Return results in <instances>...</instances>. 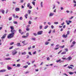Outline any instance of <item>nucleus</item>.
<instances>
[{
    "label": "nucleus",
    "instance_id": "f257e3e1",
    "mask_svg": "<svg viewBox=\"0 0 76 76\" xmlns=\"http://www.w3.org/2000/svg\"><path fill=\"white\" fill-rule=\"evenodd\" d=\"M14 37V33L10 34L8 35L7 38L8 39H10V38H13Z\"/></svg>",
    "mask_w": 76,
    "mask_h": 76
},
{
    "label": "nucleus",
    "instance_id": "f03ea898",
    "mask_svg": "<svg viewBox=\"0 0 76 76\" xmlns=\"http://www.w3.org/2000/svg\"><path fill=\"white\" fill-rule=\"evenodd\" d=\"M27 7H28L29 9H32V7L31 6V4L30 3H28L27 4Z\"/></svg>",
    "mask_w": 76,
    "mask_h": 76
},
{
    "label": "nucleus",
    "instance_id": "7ed1b4c3",
    "mask_svg": "<svg viewBox=\"0 0 76 76\" xmlns=\"http://www.w3.org/2000/svg\"><path fill=\"white\" fill-rule=\"evenodd\" d=\"M11 32L12 33H12H14V35L15 34V32H16V31L14 29L13 30H11Z\"/></svg>",
    "mask_w": 76,
    "mask_h": 76
},
{
    "label": "nucleus",
    "instance_id": "20e7f679",
    "mask_svg": "<svg viewBox=\"0 0 76 76\" xmlns=\"http://www.w3.org/2000/svg\"><path fill=\"white\" fill-rule=\"evenodd\" d=\"M42 32H43V31H39L37 32V34L41 35V34H42Z\"/></svg>",
    "mask_w": 76,
    "mask_h": 76
},
{
    "label": "nucleus",
    "instance_id": "39448f33",
    "mask_svg": "<svg viewBox=\"0 0 76 76\" xmlns=\"http://www.w3.org/2000/svg\"><path fill=\"white\" fill-rule=\"evenodd\" d=\"M6 35H7V34L6 33L4 34L1 37V38H2V39H4V38H5V37H6Z\"/></svg>",
    "mask_w": 76,
    "mask_h": 76
},
{
    "label": "nucleus",
    "instance_id": "423d86ee",
    "mask_svg": "<svg viewBox=\"0 0 76 76\" xmlns=\"http://www.w3.org/2000/svg\"><path fill=\"white\" fill-rule=\"evenodd\" d=\"M72 59V57L71 56H69L68 57V58L66 59V60H71Z\"/></svg>",
    "mask_w": 76,
    "mask_h": 76
},
{
    "label": "nucleus",
    "instance_id": "0eeeda50",
    "mask_svg": "<svg viewBox=\"0 0 76 76\" xmlns=\"http://www.w3.org/2000/svg\"><path fill=\"white\" fill-rule=\"evenodd\" d=\"M6 71V69H2L0 71V72L1 73H2L3 72H5Z\"/></svg>",
    "mask_w": 76,
    "mask_h": 76
},
{
    "label": "nucleus",
    "instance_id": "6e6552de",
    "mask_svg": "<svg viewBox=\"0 0 76 76\" xmlns=\"http://www.w3.org/2000/svg\"><path fill=\"white\" fill-rule=\"evenodd\" d=\"M62 37L64 38H67V34H66V35H65V34H63L62 35Z\"/></svg>",
    "mask_w": 76,
    "mask_h": 76
},
{
    "label": "nucleus",
    "instance_id": "1a4fd4ad",
    "mask_svg": "<svg viewBox=\"0 0 76 76\" xmlns=\"http://www.w3.org/2000/svg\"><path fill=\"white\" fill-rule=\"evenodd\" d=\"M17 45L18 47H20L21 45H20V43H18L17 44Z\"/></svg>",
    "mask_w": 76,
    "mask_h": 76
},
{
    "label": "nucleus",
    "instance_id": "9d476101",
    "mask_svg": "<svg viewBox=\"0 0 76 76\" xmlns=\"http://www.w3.org/2000/svg\"><path fill=\"white\" fill-rule=\"evenodd\" d=\"M54 15V13L51 12L49 14V16H52Z\"/></svg>",
    "mask_w": 76,
    "mask_h": 76
},
{
    "label": "nucleus",
    "instance_id": "9b49d317",
    "mask_svg": "<svg viewBox=\"0 0 76 76\" xmlns=\"http://www.w3.org/2000/svg\"><path fill=\"white\" fill-rule=\"evenodd\" d=\"M28 14H26L25 15H24L25 17L26 18V19H27L28 17Z\"/></svg>",
    "mask_w": 76,
    "mask_h": 76
},
{
    "label": "nucleus",
    "instance_id": "f8f14e48",
    "mask_svg": "<svg viewBox=\"0 0 76 76\" xmlns=\"http://www.w3.org/2000/svg\"><path fill=\"white\" fill-rule=\"evenodd\" d=\"M10 28L11 30H13L14 29V27L13 26H10Z\"/></svg>",
    "mask_w": 76,
    "mask_h": 76
},
{
    "label": "nucleus",
    "instance_id": "ddd939ff",
    "mask_svg": "<svg viewBox=\"0 0 76 76\" xmlns=\"http://www.w3.org/2000/svg\"><path fill=\"white\" fill-rule=\"evenodd\" d=\"M15 10L16 11H19V8H16Z\"/></svg>",
    "mask_w": 76,
    "mask_h": 76
},
{
    "label": "nucleus",
    "instance_id": "4468645a",
    "mask_svg": "<svg viewBox=\"0 0 76 76\" xmlns=\"http://www.w3.org/2000/svg\"><path fill=\"white\" fill-rule=\"evenodd\" d=\"M61 61V59H59L58 60H57L56 62H57V63H58V62H59V63H61V61Z\"/></svg>",
    "mask_w": 76,
    "mask_h": 76
},
{
    "label": "nucleus",
    "instance_id": "2eb2a0df",
    "mask_svg": "<svg viewBox=\"0 0 76 76\" xmlns=\"http://www.w3.org/2000/svg\"><path fill=\"white\" fill-rule=\"evenodd\" d=\"M17 52H15V53H14L13 52H12V54L13 56H15L16 54L17 53Z\"/></svg>",
    "mask_w": 76,
    "mask_h": 76
},
{
    "label": "nucleus",
    "instance_id": "dca6fc26",
    "mask_svg": "<svg viewBox=\"0 0 76 76\" xmlns=\"http://www.w3.org/2000/svg\"><path fill=\"white\" fill-rule=\"evenodd\" d=\"M26 54V53L25 52H24L23 53H22V55H25V54Z\"/></svg>",
    "mask_w": 76,
    "mask_h": 76
},
{
    "label": "nucleus",
    "instance_id": "f3484780",
    "mask_svg": "<svg viewBox=\"0 0 76 76\" xmlns=\"http://www.w3.org/2000/svg\"><path fill=\"white\" fill-rule=\"evenodd\" d=\"M66 54V52H64L61 53V54Z\"/></svg>",
    "mask_w": 76,
    "mask_h": 76
},
{
    "label": "nucleus",
    "instance_id": "a211bd4d",
    "mask_svg": "<svg viewBox=\"0 0 76 76\" xmlns=\"http://www.w3.org/2000/svg\"><path fill=\"white\" fill-rule=\"evenodd\" d=\"M69 34H70V31H67V34H66V35H67H67H69Z\"/></svg>",
    "mask_w": 76,
    "mask_h": 76
},
{
    "label": "nucleus",
    "instance_id": "6ab92c4d",
    "mask_svg": "<svg viewBox=\"0 0 76 76\" xmlns=\"http://www.w3.org/2000/svg\"><path fill=\"white\" fill-rule=\"evenodd\" d=\"M32 4L34 5V6H35V2L34 1H33L32 2Z\"/></svg>",
    "mask_w": 76,
    "mask_h": 76
},
{
    "label": "nucleus",
    "instance_id": "aec40b11",
    "mask_svg": "<svg viewBox=\"0 0 76 76\" xmlns=\"http://www.w3.org/2000/svg\"><path fill=\"white\" fill-rule=\"evenodd\" d=\"M62 51H63V50H61L59 52H58V54H59L60 53H61L62 52Z\"/></svg>",
    "mask_w": 76,
    "mask_h": 76
},
{
    "label": "nucleus",
    "instance_id": "412c9836",
    "mask_svg": "<svg viewBox=\"0 0 76 76\" xmlns=\"http://www.w3.org/2000/svg\"><path fill=\"white\" fill-rule=\"evenodd\" d=\"M28 67V65H27L26 66H23V67L24 68H25L26 69V68H27V67Z\"/></svg>",
    "mask_w": 76,
    "mask_h": 76
},
{
    "label": "nucleus",
    "instance_id": "4be33fe9",
    "mask_svg": "<svg viewBox=\"0 0 76 76\" xmlns=\"http://www.w3.org/2000/svg\"><path fill=\"white\" fill-rule=\"evenodd\" d=\"M64 45H63V46H60L59 47L60 48H64Z\"/></svg>",
    "mask_w": 76,
    "mask_h": 76
},
{
    "label": "nucleus",
    "instance_id": "5701e85b",
    "mask_svg": "<svg viewBox=\"0 0 76 76\" xmlns=\"http://www.w3.org/2000/svg\"><path fill=\"white\" fill-rule=\"evenodd\" d=\"M45 45H48L49 44V42H46L45 43Z\"/></svg>",
    "mask_w": 76,
    "mask_h": 76
},
{
    "label": "nucleus",
    "instance_id": "b1692460",
    "mask_svg": "<svg viewBox=\"0 0 76 76\" xmlns=\"http://www.w3.org/2000/svg\"><path fill=\"white\" fill-rule=\"evenodd\" d=\"M19 31L20 34H21V32H22V30H21V29H19Z\"/></svg>",
    "mask_w": 76,
    "mask_h": 76
},
{
    "label": "nucleus",
    "instance_id": "393cba45",
    "mask_svg": "<svg viewBox=\"0 0 76 76\" xmlns=\"http://www.w3.org/2000/svg\"><path fill=\"white\" fill-rule=\"evenodd\" d=\"M30 30V28H26V31H29Z\"/></svg>",
    "mask_w": 76,
    "mask_h": 76
},
{
    "label": "nucleus",
    "instance_id": "a878e982",
    "mask_svg": "<svg viewBox=\"0 0 76 76\" xmlns=\"http://www.w3.org/2000/svg\"><path fill=\"white\" fill-rule=\"evenodd\" d=\"M13 23L15 24H18V22L17 21H14L13 22Z\"/></svg>",
    "mask_w": 76,
    "mask_h": 76
},
{
    "label": "nucleus",
    "instance_id": "bb28decb",
    "mask_svg": "<svg viewBox=\"0 0 76 76\" xmlns=\"http://www.w3.org/2000/svg\"><path fill=\"white\" fill-rule=\"evenodd\" d=\"M48 27V26H45L44 29H47V28Z\"/></svg>",
    "mask_w": 76,
    "mask_h": 76
},
{
    "label": "nucleus",
    "instance_id": "cd10ccee",
    "mask_svg": "<svg viewBox=\"0 0 76 76\" xmlns=\"http://www.w3.org/2000/svg\"><path fill=\"white\" fill-rule=\"evenodd\" d=\"M28 54H29V55H30V56L32 55V54H31V52H28Z\"/></svg>",
    "mask_w": 76,
    "mask_h": 76
},
{
    "label": "nucleus",
    "instance_id": "c85d7f7f",
    "mask_svg": "<svg viewBox=\"0 0 76 76\" xmlns=\"http://www.w3.org/2000/svg\"><path fill=\"white\" fill-rule=\"evenodd\" d=\"M27 64H28V65H30L31 64V63L29 62V61L27 62Z\"/></svg>",
    "mask_w": 76,
    "mask_h": 76
},
{
    "label": "nucleus",
    "instance_id": "c756f323",
    "mask_svg": "<svg viewBox=\"0 0 76 76\" xmlns=\"http://www.w3.org/2000/svg\"><path fill=\"white\" fill-rule=\"evenodd\" d=\"M72 44H73V45H75V44H76V42H75V41H73V42H72Z\"/></svg>",
    "mask_w": 76,
    "mask_h": 76
},
{
    "label": "nucleus",
    "instance_id": "7c9ffc66",
    "mask_svg": "<svg viewBox=\"0 0 76 76\" xmlns=\"http://www.w3.org/2000/svg\"><path fill=\"white\" fill-rule=\"evenodd\" d=\"M17 67H20V64H17Z\"/></svg>",
    "mask_w": 76,
    "mask_h": 76
},
{
    "label": "nucleus",
    "instance_id": "2f4dec72",
    "mask_svg": "<svg viewBox=\"0 0 76 76\" xmlns=\"http://www.w3.org/2000/svg\"><path fill=\"white\" fill-rule=\"evenodd\" d=\"M10 69H12V68L10 67H8V70H10Z\"/></svg>",
    "mask_w": 76,
    "mask_h": 76
},
{
    "label": "nucleus",
    "instance_id": "473e14b6",
    "mask_svg": "<svg viewBox=\"0 0 76 76\" xmlns=\"http://www.w3.org/2000/svg\"><path fill=\"white\" fill-rule=\"evenodd\" d=\"M29 33H27L26 34V37H28L29 36Z\"/></svg>",
    "mask_w": 76,
    "mask_h": 76
},
{
    "label": "nucleus",
    "instance_id": "72a5a7b5",
    "mask_svg": "<svg viewBox=\"0 0 76 76\" xmlns=\"http://www.w3.org/2000/svg\"><path fill=\"white\" fill-rule=\"evenodd\" d=\"M39 28L40 29H42V26H39Z\"/></svg>",
    "mask_w": 76,
    "mask_h": 76
},
{
    "label": "nucleus",
    "instance_id": "f704fd0d",
    "mask_svg": "<svg viewBox=\"0 0 76 76\" xmlns=\"http://www.w3.org/2000/svg\"><path fill=\"white\" fill-rule=\"evenodd\" d=\"M14 44V42H12L10 43V45H12V44Z\"/></svg>",
    "mask_w": 76,
    "mask_h": 76
},
{
    "label": "nucleus",
    "instance_id": "c9c22d12",
    "mask_svg": "<svg viewBox=\"0 0 76 76\" xmlns=\"http://www.w3.org/2000/svg\"><path fill=\"white\" fill-rule=\"evenodd\" d=\"M13 46H12L11 47H10L9 48V50H11V49H12L13 48Z\"/></svg>",
    "mask_w": 76,
    "mask_h": 76
},
{
    "label": "nucleus",
    "instance_id": "e433bc0d",
    "mask_svg": "<svg viewBox=\"0 0 76 76\" xmlns=\"http://www.w3.org/2000/svg\"><path fill=\"white\" fill-rule=\"evenodd\" d=\"M32 23V22L31 21H29L28 22V24H31Z\"/></svg>",
    "mask_w": 76,
    "mask_h": 76
},
{
    "label": "nucleus",
    "instance_id": "4c0bfd02",
    "mask_svg": "<svg viewBox=\"0 0 76 76\" xmlns=\"http://www.w3.org/2000/svg\"><path fill=\"white\" fill-rule=\"evenodd\" d=\"M36 39L35 38H32V40H33V41H35Z\"/></svg>",
    "mask_w": 76,
    "mask_h": 76
},
{
    "label": "nucleus",
    "instance_id": "58836bf2",
    "mask_svg": "<svg viewBox=\"0 0 76 76\" xmlns=\"http://www.w3.org/2000/svg\"><path fill=\"white\" fill-rule=\"evenodd\" d=\"M68 67L69 69H73V68H72V67H71L70 66H68Z\"/></svg>",
    "mask_w": 76,
    "mask_h": 76
},
{
    "label": "nucleus",
    "instance_id": "ea45409f",
    "mask_svg": "<svg viewBox=\"0 0 76 76\" xmlns=\"http://www.w3.org/2000/svg\"><path fill=\"white\" fill-rule=\"evenodd\" d=\"M28 12L29 14H30L31 12V10H28Z\"/></svg>",
    "mask_w": 76,
    "mask_h": 76
},
{
    "label": "nucleus",
    "instance_id": "a19ab883",
    "mask_svg": "<svg viewBox=\"0 0 76 76\" xmlns=\"http://www.w3.org/2000/svg\"><path fill=\"white\" fill-rule=\"evenodd\" d=\"M41 7H43V6L42 5V2H41Z\"/></svg>",
    "mask_w": 76,
    "mask_h": 76
},
{
    "label": "nucleus",
    "instance_id": "79ce46f5",
    "mask_svg": "<svg viewBox=\"0 0 76 76\" xmlns=\"http://www.w3.org/2000/svg\"><path fill=\"white\" fill-rule=\"evenodd\" d=\"M33 34L34 35V36H37V34L35 33H34Z\"/></svg>",
    "mask_w": 76,
    "mask_h": 76
},
{
    "label": "nucleus",
    "instance_id": "37998d69",
    "mask_svg": "<svg viewBox=\"0 0 76 76\" xmlns=\"http://www.w3.org/2000/svg\"><path fill=\"white\" fill-rule=\"evenodd\" d=\"M69 73L70 75H73V73L72 72H69Z\"/></svg>",
    "mask_w": 76,
    "mask_h": 76
},
{
    "label": "nucleus",
    "instance_id": "c03bdc74",
    "mask_svg": "<svg viewBox=\"0 0 76 76\" xmlns=\"http://www.w3.org/2000/svg\"><path fill=\"white\" fill-rule=\"evenodd\" d=\"M26 37H27L26 36H24V35H23L22 36V38H26Z\"/></svg>",
    "mask_w": 76,
    "mask_h": 76
},
{
    "label": "nucleus",
    "instance_id": "a18cd8bd",
    "mask_svg": "<svg viewBox=\"0 0 76 76\" xmlns=\"http://www.w3.org/2000/svg\"><path fill=\"white\" fill-rule=\"evenodd\" d=\"M58 49H59V48L58 47L55 48V50H58Z\"/></svg>",
    "mask_w": 76,
    "mask_h": 76
},
{
    "label": "nucleus",
    "instance_id": "49530a36",
    "mask_svg": "<svg viewBox=\"0 0 76 76\" xmlns=\"http://www.w3.org/2000/svg\"><path fill=\"white\" fill-rule=\"evenodd\" d=\"M2 12L3 14H4V10H2Z\"/></svg>",
    "mask_w": 76,
    "mask_h": 76
},
{
    "label": "nucleus",
    "instance_id": "de8ad7c7",
    "mask_svg": "<svg viewBox=\"0 0 76 76\" xmlns=\"http://www.w3.org/2000/svg\"><path fill=\"white\" fill-rule=\"evenodd\" d=\"M54 23V24H58V22H55Z\"/></svg>",
    "mask_w": 76,
    "mask_h": 76
},
{
    "label": "nucleus",
    "instance_id": "09e8293b",
    "mask_svg": "<svg viewBox=\"0 0 76 76\" xmlns=\"http://www.w3.org/2000/svg\"><path fill=\"white\" fill-rule=\"evenodd\" d=\"M6 60H10V58H6Z\"/></svg>",
    "mask_w": 76,
    "mask_h": 76
},
{
    "label": "nucleus",
    "instance_id": "8fccbe9b",
    "mask_svg": "<svg viewBox=\"0 0 76 76\" xmlns=\"http://www.w3.org/2000/svg\"><path fill=\"white\" fill-rule=\"evenodd\" d=\"M30 26V25H28L27 26H26V27L27 28H28V27H29Z\"/></svg>",
    "mask_w": 76,
    "mask_h": 76
},
{
    "label": "nucleus",
    "instance_id": "3c124183",
    "mask_svg": "<svg viewBox=\"0 0 76 76\" xmlns=\"http://www.w3.org/2000/svg\"><path fill=\"white\" fill-rule=\"evenodd\" d=\"M37 53V52L36 51H34L33 53V54H35Z\"/></svg>",
    "mask_w": 76,
    "mask_h": 76
},
{
    "label": "nucleus",
    "instance_id": "603ef678",
    "mask_svg": "<svg viewBox=\"0 0 76 76\" xmlns=\"http://www.w3.org/2000/svg\"><path fill=\"white\" fill-rule=\"evenodd\" d=\"M23 18H22V17H21L20 18V20H22L23 19Z\"/></svg>",
    "mask_w": 76,
    "mask_h": 76
},
{
    "label": "nucleus",
    "instance_id": "864d4df0",
    "mask_svg": "<svg viewBox=\"0 0 76 76\" xmlns=\"http://www.w3.org/2000/svg\"><path fill=\"white\" fill-rule=\"evenodd\" d=\"M47 60H48V61L50 60V58H49V57L47 58Z\"/></svg>",
    "mask_w": 76,
    "mask_h": 76
},
{
    "label": "nucleus",
    "instance_id": "5fc2aeb1",
    "mask_svg": "<svg viewBox=\"0 0 76 76\" xmlns=\"http://www.w3.org/2000/svg\"><path fill=\"white\" fill-rule=\"evenodd\" d=\"M15 18H19V16L18 15H16Z\"/></svg>",
    "mask_w": 76,
    "mask_h": 76
},
{
    "label": "nucleus",
    "instance_id": "6e6d98bb",
    "mask_svg": "<svg viewBox=\"0 0 76 76\" xmlns=\"http://www.w3.org/2000/svg\"><path fill=\"white\" fill-rule=\"evenodd\" d=\"M65 50H66V52H67L68 51V49H67V48H66V49H65Z\"/></svg>",
    "mask_w": 76,
    "mask_h": 76
},
{
    "label": "nucleus",
    "instance_id": "4d7b16f0",
    "mask_svg": "<svg viewBox=\"0 0 76 76\" xmlns=\"http://www.w3.org/2000/svg\"><path fill=\"white\" fill-rule=\"evenodd\" d=\"M35 60H34V61H32V64H34V63H35Z\"/></svg>",
    "mask_w": 76,
    "mask_h": 76
},
{
    "label": "nucleus",
    "instance_id": "13d9d810",
    "mask_svg": "<svg viewBox=\"0 0 76 76\" xmlns=\"http://www.w3.org/2000/svg\"><path fill=\"white\" fill-rule=\"evenodd\" d=\"M31 46H30V47L28 48V50H31Z\"/></svg>",
    "mask_w": 76,
    "mask_h": 76
},
{
    "label": "nucleus",
    "instance_id": "bf43d9fd",
    "mask_svg": "<svg viewBox=\"0 0 76 76\" xmlns=\"http://www.w3.org/2000/svg\"><path fill=\"white\" fill-rule=\"evenodd\" d=\"M61 10H63L64 9V8H63V7H61Z\"/></svg>",
    "mask_w": 76,
    "mask_h": 76
},
{
    "label": "nucleus",
    "instance_id": "052dcab7",
    "mask_svg": "<svg viewBox=\"0 0 76 76\" xmlns=\"http://www.w3.org/2000/svg\"><path fill=\"white\" fill-rule=\"evenodd\" d=\"M25 41H23L22 42V43H23V44H25Z\"/></svg>",
    "mask_w": 76,
    "mask_h": 76
},
{
    "label": "nucleus",
    "instance_id": "680f3d73",
    "mask_svg": "<svg viewBox=\"0 0 76 76\" xmlns=\"http://www.w3.org/2000/svg\"><path fill=\"white\" fill-rule=\"evenodd\" d=\"M20 60V59H18V60H17V62H19V61Z\"/></svg>",
    "mask_w": 76,
    "mask_h": 76
},
{
    "label": "nucleus",
    "instance_id": "e2e57ef3",
    "mask_svg": "<svg viewBox=\"0 0 76 76\" xmlns=\"http://www.w3.org/2000/svg\"><path fill=\"white\" fill-rule=\"evenodd\" d=\"M23 0H20V2L21 3H23Z\"/></svg>",
    "mask_w": 76,
    "mask_h": 76
},
{
    "label": "nucleus",
    "instance_id": "0e129e2a",
    "mask_svg": "<svg viewBox=\"0 0 76 76\" xmlns=\"http://www.w3.org/2000/svg\"><path fill=\"white\" fill-rule=\"evenodd\" d=\"M12 19V18H10L9 19V20H11Z\"/></svg>",
    "mask_w": 76,
    "mask_h": 76
},
{
    "label": "nucleus",
    "instance_id": "69168bd1",
    "mask_svg": "<svg viewBox=\"0 0 76 76\" xmlns=\"http://www.w3.org/2000/svg\"><path fill=\"white\" fill-rule=\"evenodd\" d=\"M43 63V62H41V63L40 64V65L41 66V65H42Z\"/></svg>",
    "mask_w": 76,
    "mask_h": 76
},
{
    "label": "nucleus",
    "instance_id": "338daca9",
    "mask_svg": "<svg viewBox=\"0 0 76 76\" xmlns=\"http://www.w3.org/2000/svg\"><path fill=\"white\" fill-rule=\"evenodd\" d=\"M73 17H71L69 18V19H73Z\"/></svg>",
    "mask_w": 76,
    "mask_h": 76
},
{
    "label": "nucleus",
    "instance_id": "774afa93",
    "mask_svg": "<svg viewBox=\"0 0 76 76\" xmlns=\"http://www.w3.org/2000/svg\"><path fill=\"white\" fill-rule=\"evenodd\" d=\"M64 75H66V76H68L66 74V73L64 74Z\"/></svg>",
    "mask_w": 76,
    "mask_h": 76
}]
</instances>
